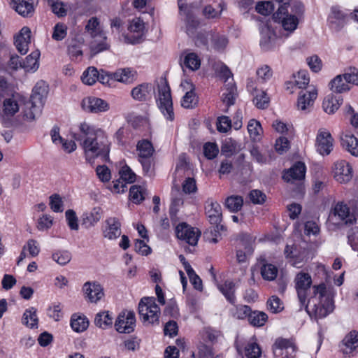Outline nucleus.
Instances as JSON below:
<instances>
[{"mask_svg":"<svg viewBox=\"0 0 358 358\" xmlns=\"http://www.w3.org/2000/svg\"><path fill=\"white\" fill-rule=\"evenodd\" d=\"M295 289L301 305L307 313H313L316 318H324L333 312L334 303L332 296L327 292L324 283L312 287L313 294L307 302L308 292L312 286V278L308 273L301 271L294 278Z\"/></svg>","mask_w":358,"mask_h":358,"instance_id":"f257e3e1","label":"nucleus"},{"mask_svg":"<svg viewBox=\"0 0 358 358\" xmlns=\"http://www.w3.org/2000/svg\"><path fill=\"white\" fill-rule=\"evenodd\" d=\"M80 134H73V138L80 143L86 157L109 159L110 142L106 131L86 122L80 123Z\"/></svg>","mask_w":358,"mask_h":358,"instance_id":"f03ea898","label":"nucleus"},{"mask_svg":"<svg viewBox=\"0 0 358 358\" xmlns=\"http://www.w3.org/2000/svg\"><path fill=\"white\" fill-rule=\"evenodd\" d=\"M278 9L273 15L275 22L281 24L282 28L290 33L296 29L304 14V6L299 1L276 0Z\"/></svg>","mask_w":358,"mask_h":358,"instance_id":"7ed1b4c3","label":"nucleus"},{"mask_svg":"<svg viewBox=\"0 0 358 358\" xmlns=\"http://www.w3.org/2000/svg\"><path fill=\"white\" fill-rule=\"evenodd\" d=\"M156 102L160 112L166 120L173 121L175 114L170 87L166 79H160L157 83Z\"/></svg>","mask_w":358,"mask_h":358,"instance_id":"20e7f679","label":"nucleus"},{"mask_svg":"<svg viewBox=\"0 0 358 358\" xmlns=\"http://www.w3.org/2000/svg\"><path fill=\"white\" fill-rule=\"evenodd\" d=\"M138 313L143 323L159 324L160 308L153 297H144L138 303Z\"/></svg>","mask_w":358,"mask_h":358,"instance_id":"39448f33","label":"nucleus"},{"mask_svg":"<svg viewBox=\"0 0 358 358\" xmlns=\"http://www.w3.org/2000/svg\"><path fill=\"white\" fill-rule=\"evenodd\" d=\"M22 102L19 95L6 98L2 102L0 101V122L5 127H8L12 117L19 111Z\"/></svg>","mask_w":358,"mask_h":358,"instance_id":"423d86ee","label":"nucleus"},{"mask_svg":"<svg viewBox=\"0 0 358 358\" xmlns=\"http://www.w3.org/2000/svg\"><path fill=\"white\" fill-rule=\"evenodd\" d=\"M206 214L211 224H213L214 231L215 232V237L211 239L207 236L210 243H216L218 242L217 238V234H219V229H222L223 226L220 225L222 221V208L221 206L217 202L208 203L205 207Z\"/></svg>","mask_w":358,"mask_h":358,"instance_id":"0eeeda50","label":"nucleus"},{"mask_svg":"<svg viewBox=\"0 0 358 358\" xmlns=\"http://www.w3.org/2000/svg\"><path fill=\"white\" fill-rule=\"evenodd\" d=\"M275 358H295L296 346L292 339L278 338L273 345Z\"/></svg>","mask_w":358,"mask_h":358,"instance_id":"6e6552de","label":"nucleus"},{"mask_svg":"<svg viewBox=\"0 0 358 358\" xmlns=\"http://www.w3.org/2000/svg\"><path fill=\"white\" fill-rule=\"evenodd\" d=\"M177 238L185 241L191 245H196L200 237L201 232L197 228H194L187 223L179 224L176 228Z\"/></svg>","mask_w":358,"mask_h":358,"instance_id":"1a4fd4ad","label":"nucleus"},{"mask_svg":"<svg viewBox=\"0 0 358 358\" xmlns=\"http://www.w3.org/2000/svg\"><path fill=\"white\" fill-rule=\"evenodd\" d=\"M135 314L131 311H122L115 322V328L120 334H129L134 330Z\"/></svg>","mask_w":358,"mask_h":358,"instance_id":"9d476101","label":"nucleus"},{"mask_svg":"<svg viewBox=\"0 0 358 358\" xmlns=\"http://www.w3.org/2000/svg\"><path fill=\"white\" fill-rule=\"evenodd\" d=\"M333 142L334 139L329 131L324 128L318 130L315 146L320 155H329L333 149Z\"/></svg>","mask_w":358,"mask_h":358,"instance_id":"9b49d317","label":"nucleus"},{"mask_svg":"<svg viewBox=\"0 0 358 358\" xmlns=\"http://www.w3.org/2000/svg\"><path fill=\"white\" fill-rule=\"evenodd\" d=\"M334 177L340 183H347L352 178V168L345 160H339L334 164Z\"/></svg>","mask_w":358,"mask_h":358,"instance_id":"f8f14e48","label":"nucleus"},{"mask_svg":"<svg viewBox=\"0 0 358 358\" xmlns=\"http://www.w3.org/2000/svg\"><path fill=\"white\" fill-rule=\"evenodd\" d=\"M48 94V85L45 82L41 81L34 86L32 94L31 96L29 103L36 107V111L38 113L42 109Z\"/></svg>","mask_w":358,"mask_h":358,"instance_id":"ddd939ff","label":"nucleus"},{"mask_svg":"<svg viewBox=\"0 0 358 358\" xmlns=\"http://www.w3.org/2000/svg\"><path fill=\"white\" fill-rule=\"evenodd\" d=\"M144 27L143 20L139 18L134 19L129 26V30L133 34H127L125 39L132 44L139 43L142 39Z\"/></svg>","mask_w":358,"mask_h":358,"instance_id":"4468645a","label":"nucleus"},{"mask_svg":"<svg viewBox=\"0 0 358 358\" xmlns=\"http://www.w3.org/2000/svg\"><path fill=\"white\" fill-rule=\"evenodd\" d=\"M82 107L84 110L91 113H100L104 112L108 110V103L97 97H87L83 100Z\"/></svg>","mask_w":358,"mask_h":358,"instance_id":"2eb2a0df","label":"nucleus"},{"mask_svg":"<svg viewBox=\"0 0 358 358\" xmlns=\"http://www.w3.org/2000/svg\"><path fill=\"white\" fill-rule=\"evenodd\" d=\"M83 291L85 297L91 303H97L104 295L102 287L96 282H85Z\"/></svg>","mask_w":358,"mask_h":358,"instance_id":"dca6fc26","label":"nucleus"},{"mask_svg":"<svg viewBox=\"0 0 358 358\" xmlns=\"http://www.w3.org/2000/svg\"><path fill=\"white\" fill-rule=\"evenodd\" d=\"M103 236L109 240L117 238L121 235V224L116 217H108L105 221Z\"/></svg>","mask_w":358,"mask_h":358,"instance_id":"f3484780","label":"nucleus"},{"mask_svg":"<svg viewBox=\"0 0 358 358\" xmlns=\"http://www.w3.org/2000/svg\"><path fill=\"white\" fill-rule=\"evenodd\" d=\"M358 347V332L352 331L347 334L342 341L341 350L345 356H353L354 351Z\"/></svg>","mask_w":358,"mask_h":358,"instance_id":"a211bd4d","label":"nucleus"},{"mask_svg":"<svg viewBox=\"0 0 358 358\" xmlns=\"http://www.w3.org/2000/svg\"><path fill=\"white\" fill-rule=\"evenodd\" d=\"M31 43V30L27 27H24L20 34L15 38V45L21 55H25L29 50V44Z\"/></svg>","mask_w":358,"mask_h":358,"instance_id":"6ab92c4d","label":"nucleus"},{"mask_svg":"<svg viewBox=\"0 0 358 358\" xmlns=\"http://www.w3.org/2000/svg\"><path fill=\"white\" fill-rule=\"evenodd\" d=\"M306 167L303 162H296L289 169L285 171L282 178L287 181L302 180L305 178Z\"/></svg>","mask_w":358,"mask_h":358,"instance_id":"aec40b11","label":"nucleus"},{"mask_svg":"<svg viewBox=\"0 0 358 358\" xmlns=\"http://www.w3.org/2000/svg\"><path fill=\"white\" fill-rule=\"evenodd\" d=\"M154 87L150 83H142L131 91V97L138 101H144L151 98Z\"/></svg>","mask_w":358,"mask_h":358,"instance_id":"412c9836","label":"nucleus"},{"mask_svg":"<svg viewBox=\"0 0 358 358\" xmlns=\"http://www.w3.org/2000/svg\"><path fill=\"white\" fill-rule=\"evenodd\" d=\"M317 96V90L313 88L311 90L299 93L297 100V108L301 110H306L313 105L314 101Z\"/></svg>","mask_w":358,"mask_h":358,"instance_id":"4be33fe9","label":"nucleus"},{"mask_svg":"<svg viewBox=\"0 0 358 358\" xmlns=\"http://www.w3.org/2000/svg\"><path fill=\"white\" fill-rule=\"evenodd\" d=\"M136 71L130 68H124L117 69L113 73V80L118 81L124 84H131L136 79Z\"/></svg>","mask_w":358,"mask_h":358,"instance_id":"5701e85b","label":"nucleus"},{"mask_svg":"<svg viewBox=\"0 0 358 358\" xmlns=\"http://www.w3.org/2000/svg\"><path fill=\"white\" fill-rule=\"evenodd\" d=\"M102 214L103 211L101 208H94L90 212L83 215L82 225L87 229L92 227L101 220Z\"/></svg>","mask_w":358,"mask_h":358,"instance_id":"b1692460","label":"nucleus"},{"mask_svg":"<svg viewBox=\"0 0 358 358\" xmlns=\"http://www.w3.org/2000/svg\"><path fill=\"white\" fill-rule=\"evenodd\" d=\"M276 35L269 27L264 28L261 31L260 46L264 51L271 50L275 46Z\"/></svg>","mask_w":358,"mask_h":358,"instance_id":"393cba45","label":"nucleus"},{"mask_svg":"<svg viewBox=\"0 0 358 358\" xmlns=\"http://www.w3.org/2000/svg\"><path fill=\"white\" fill-rule=\"evenodd\" d=\"M11 7L20 15L28 17H31L34 12V6L24 0H12Z\"/></svg>","mask_w":358,"mask_h":358,"instance_id":"a878e982","label":"nucleus"},{"mask_svg":"<svg viewBox=\"0 0 358 358\" xmlns=\"http://www.w3.org/2000/svg\"><path fill=\"white\" fill-rule=\"evenodd\" d=\"M342 103L343 98L341 95L331 94L324 98L322 107L326 113L331 114L339 108Z\"/></svg>","mask_w":358,"mask_h":358,"instance_id":"bb28decb","label":"nucleus"},{"mask_svg":"<svg viewBox=\"0 0 358 358\" xmlns=\"http://www.w3.org/2000/svg\"><path fill=\"white\" fill-rule=\"evenodd\" d=\"M334 215L338 216L347 225L352 224L356 219L350 213V209L347 205L338 203L334 208Z\"/></svg>","mask_w":358,"mask_h":358,"instance_id":"cd10ccee","label":"nucleus"},{"mask_svg":"<svg viewBox=\"0 0 358 358\" xmlns=\"http://www.w3.org/2000/svg\"><path fill=\"white\" fill-rule=\"evenodd\" d=\"M94 40L91 43V50L93 54H98L108 49L109 45L106 43V37L101 32L92 36Z\"/></svg>","mask_w":358,"mask_h":358,"instance_id":"c85d7f7f","label":"nucleus"},{"mask_svg":"<svg viewBox=\"0 0 358 358\" xmlns=\"http://www.w3.org/2000/svg\"><path fill=\"white\" fill-rule=\"evenodd\" d=\"M138 159L152 157L155 152L152 144L148 140H141L138 142L136 145Z\"/></svg>","mask_w":358,"mask_h":358,"instance_id":"c756f323","label":"nucleus"},{"mask_svg":"<svg viewBox=\"0 0 358 358\" xmlns=\"http://www.w3.org/2000/svg\"><path fill=\"white\" fill-rule=\"evenodd\" d=\"M38 322L36 309L34 307L26 309L22 318V323L30 329H34L38 327Z\"/></svg>","mask_w":358,"mask_h":358,"instance_id":"7c9ffc66","label":"nucleus"},{"mask_svg":"<svg viewBox=\"0 0 358 358\" xmlns=\"http://www.w3.org/2000/svg\"><path fill=\"white\" fill-rule=\"evenodd\" d=\"M330 89L333 92L341 94L343 92L349 91L350 87L343 78V75L336 76L329 83Z\"/></svg>","mask_w":358,"mask_h":358,"instance_id":"2f4dec72","label":"nucleus"},{"mask_svg":"<svg viewBox=\"0 0 358 358\" xmlns=\"http://www.w3.org/2000/svg\"><path fill=\"white\" fill-rule=\"evenodd\" d=\"M39 57L40 52L38 51L32 52L22 62V69H24L25 71H36L39 67Z\"/></svg>","mask_w":358,"mask_h":358,"instance_id":"473e14b6","label":"nucleus"},{"mask_svg":"<svg viewBox=\"0 0 358 358\" xmlns=\"http://www.w3.org/2000/svg\"><path fill=\"white\" fill-rule=\"evenodd\" d=\"M341 142L351 155L358 157V140L355 136L346 134L342 138Z\"/></svg>","mask_w":358,"mask_h":358,"instance_id":"72a5a7b5","label":"nucleus"},{"mask_svg":"<svg viewBox=\"0 0 358 358\" xmlns=\"http://www.w3.org/2000/svg\"><path fill=\"white\" fill-rule=\"evenodd\" d=\"M113 320L108 311H102L95 315L94 324L96 327L105 329L112 326Z\"/></svg>","mask_w":358,"mask_h":358,"instance_id":"f704fd0d","label":"nucleus"},{"mask_svg":"<svg viewBox=\"0 0 358 358\" xmlns=\"http://www.w3.org/2000/svg\"><path fill=\"white\" fill-rule=\"evenodd\" d=\"M268 320L266 313L259 310H251L249 317V324L255 327H263Z\"/></svg>","mask_w":358,"mask_h":358,"instance_id":"c9c22d12","label":"nucleus"},{"mask_svg":"<svg viewBox=\"0 0 358 358\" xmlns=\"http://www.w3.org/2000/svg\"><path fill=\"white\" fill-rule=\"evenodd\" d=\"M241 245L244 248L245 251L242 250L241 248L237 250L236 259L239 263H243L246 261L247 255L252 253L253 247L250 239H242L241 241Z\"/></svg>","mask_w":358,"mask_h":358,"instance_id":"e433bc0d","label":"nucleus"},{"mask_svg":"<svg viewBox=\"0 0 358 358\" xmlns=\"http://www.w3.org/2000/svg\"><path fill=\"white\" fill-rule=\"evenodd\" d=\"M210 39L213 48L216 51H223L227 46L229 41L225 35L219 33L210 34Z\"/></svg>","mask_w":358,"mask_h":358,"instance_id":"4c0bfd02","label":"nucleus"},{"mask_svg":"<svg viewBox=\"0 0 358 358\" xmlns=\"http://www.w3.org/2000/svg\"><path fill=\"white\" fill-rule=\"evenodd\" d=\"M89 325L88 320L84 316L73 315L71 319V327L76 332L85 331Z\"/></svg>","mask_w":358,"mask_h":358,"instance_id":"58836bf2","label":"nucleus"},{"mask_svg":"<svg viewBox=\"0 0 358 358\" xmlns=\"http://www.w3.org/2000/svg\"><path fill=\"white\" fill-rule=\"evenodd\" d=\"M219 289L229 302L231 303H235V284L232 281H225L223 285L219 286Z\"/></svg>","mask_w":358,"mask_h":358,"instance_id":"ea45409f","label":"nucleus"},{"mask_svg":"<svg viewBox=\"0 0 358 358\" xmlns=\"http://www.w3.org/2000/svg\"><path fill=\"white\" fill-rule=\"evenodd\" d=\"M99 77V71L94 66L88 67L83 73L81 80L83 83L87 85H92L97 81Z\"/></svg>","mask_w":358,"mask_h":358,"instance_id":"a19ab883","label":"nucleus"},{"mask_svg":"<svg viewBox=\"0 0 358 358\" xmlns=\"http://www.w3.org/2000/svg\"><path fill=\"white\" fill-rule=\"evenodd\" d=\"M243 205V197L238 195H232L226 199L225 206L231 212L239 211Z\"/></svg>","mask_w":358,"mask_h":358,"instance_id":"79ce46f5","label":"nucleus"},{"mask_svg":"<svg viewBox=\"0 0 358 358\" xmlns=\"http://www.w3.org/2000/svg\"><path fill=\"white\" fill-rule=\"evenodd\" d=\"M266 307L271 313L277 314L283 310L284 304L278 296L273 295L267 300Z\"/></svg>","mask_w":358,"mask_h":358,"instance_id":"37998d69","label":"nucleus"},{"mask_svg":"<svg viewBox=\"0 0 358 358\" xmlns=\"http://www.w3.org/2000/svg\"><path fill=\"white\" fill-rule=\"evenodd\" d=\"M228 85L226 92L222 94V101L227 108L234 104L236 96V88L235 85L232 84H229Z\"/></svg>","mask_w":358,"mask_h":358,"instance_id":"c03bdc74","label":"nucleus"},{"mask_svg":"<svg viewBox=\"0 0 358 358\" xmlns=\"http://www.w3.org/2000/svg\"><path fill=\"white\" fill-rule=\"evenodd\" d=\"M251 308L247 305H238L235 307L232 313L233 317L238 320L248 319L249 321L250 315L251 314Z\"/></svg>","mask_w":358,"mask_h":358,"instance_id":"a18cd8bd","label":"nucleus"},{"mask_svg":"<svg viewBox=\"0 0 358 358\" xmlns=\"http://www.w3.org/2000/svg\"><path fill=\"white\" fill-rule=\"evenodd\" d=\"M261 274L264 279L273 280L278 274V268L271 264H264L261 268Z\"/></svg>","mask_w":358,"mask_h":358,"instance_id":"49530a36","label":"nucleus"},{"mask_svg":"<svg viewBox=\"0 0 358 358\" xmlns=\"http://www.w3.org/2000/svg\"><path fill=\"white\" fill-rule=\"evenodd\" d=\"M197 98L193 90L187 92L181 100V106L185 108H192L197 104Z\"/></svg>","mask_w":358,"mask_h":358,"instance_id":"de8ad7c7","label":"nucleus"},{"mask_svg":"<svg viewBox=\"0 0 358 358\" xmlns=\"http://www.w3.org/2000/svg\"><path fill=\"white\" fill-rule=\"evenodd\" d=\"M184 65L192 71L196 70L200 67V59L195 53H189L184 59Z\"/></svg>","mask_w":358,"mask_h":358,"instance_id":"09e8293b","label":"nucleus"},{"mask_svg":"<svg viewBox=\"0 0 358 358\" xmlns=\"http://www.w3.org/2000/svg\"><path fill=\"white\" fill-rule=\"evenodd\" d=\"M67 35V26L63 23H57L53 27L52 39L57 41H62Z\"/></svg>","mask_w":358,"mask_h":358,"instance_id":"8fccbe9b","label":"nucleus"},{"mask_svg":"<svg viewBox=\"0 0 358 358\" xmlns=\"http://www.w3.org/2000/svg\"><path fill=\"white\" fill-rule=\"evenodd\" d=\"M275 6L278 4L272 1H262L256 5L255 9L261 15H268L274 10Z\"/></svg>","mask_w":358,"mask_h":358,"instance_id":"3c124183","label":"nucleus"},{"mask_svg":"<svg viewBox=\"0 0 358 358\" xmlns=\"http://www.w3.org/2000/svg\"><path fill=\"white\" fill-rule=\"evenodd\" d=\"M255 105L260 109L266 108L269 104V98L264 91L257 92L253 99Z\"/></svg>","mask_w":358,"mask_h":358,"instance_id":"603ef678","label":"nucleus"},{"mask_svg":"<svg viewBox=\"0 0 358 358\" xmlns=\"http://www.w3.org/2000/svg\"><path fill=\"white\" fill-rule=\"evenodd\" d=\"M248 131L250 136L252 139L256 140L257 138L260 136V134L262 131V128L259 122L255 119L250 120L248 124Z\"/></svg>","mask_w":358,"mask_h":358,"instance_id":"864d4df0","label":"nucleus"},{"mask_svg":"<svg viewBox=\"0 0 358 358\" xmlns=\"http://www.w3.org/2000/svg\"><path fill=\"white\" fill-rule=\"evenodd\" d=\"M54 261L59 265H66L71 259V254L67 250L58 251L52 254Z\"/></svg>","mask_w":358,"mask_h":358,"instance_id":"5fc2aeb1","label":"nucleus"},{"mask_svg":"<svg viewBox=\"0 0 358 358\" xmlns=\"http://www.w3.org/2000/svg\"><path fill=\"white\" fill-rule=\"evenodd\" d=\"M217 6L220 8V10L213 8L211 5L206 6L203 9V15L207 19H214L220 17L222 12L223 8L222 7V5L220 3L218 4Z\"/></svg>","mask_w":358,"mask_h":358,"instance_id":"6e6d98bb","label":"nucleus"},{"mask_svg":"<svg viewBox=\"0 0 358 358\" xmlns=\"http://www.w3.org/2000/svg\"><path fill=\"white\" fill-rule=\"evenodd\" d=\"M119 173L120 176V179L127 183H132L136 180V174L127 165L123 166L120 170Z\"/></svg>","mask_w":358,"mask_h":358,"instance_id":"4d7b16f0","label":"nucleus"},{"mask_svg":"<svg viewBox=\"0 0 358 358\" xmlns=\"http://www.w3.org/2000/svg\"><path fill=\"white\" fill-rule=\"evenodd\" d=\"M138 161L142 165L143 171L145 175L150 177L154 175L155 162L153 157L141 159Z\"/></svg>","mask_w":358,"mask_h":358,"instance_id":"13d9d810","label":"nucleus"},{"mask_svg":"<svg viewBox=\"0 0 358 358\" xmlns=\"http://www.w3.org/2000/svg\"><path fill=\"white\" fill-rule=\"evenodd\" d=\"M261 354V349L256 343H250L245 348V355L247 358H259Z\"/></svg>","mask_w":358,"mask_h":358,"instance_id":"bf43d9fd","label":"nucleus"},{"mask_svg":"<svg viewBox=\"0 0 358 358\" xmlns=\"http://www.w3.org/2000/svg\"><path fill=\"white\" fill-rule=\"evenodd\" d=\"M219 149L215 143H206L203 145V153L208 159H214L218 154Z\"/></svg>","mask_w":358,"mask_h":358,"instance_id":"052dcab7","label":"nucleus"},{"mask_svg":"<svg viewBox=\"0 0 358 358\" xmlns=\"http://www.w3.org/2000/svg\"><path fill=\"white\" fill-rule=\"evenodd\" d=\"M295 84L299 89H304L308 85L310 78L306 71H300L295 77Z\"/></svg>","mask_w":358,"mask_h":358,"instance_id":"680f3d73","label":"nucleus"},{"mask_svg":"<svg viewBox=\"0 0 358 358\" xmlns=\"http://www.w3.org/2000/svg\"><path fill=\"white\" fill-rule=\"evenodd\" d=\"M232 127V121L228 116H221L217 119V129L220 132H227Z\"/></svg>","mask_w":358,"mask_h":358,"instance_id":"e2e57ef3","label":"nucleus"},{"mask_svg":"<svg viewBox=\"0 0 358 358\" xmlns=\"http://www.w3.org/2000/svg\"><path fill=\"white\" fill-rule=\"evenodd\" d=\"M50 206L51 209L54 212H62L63 211V201L61 196L55 194L50 197Z\"/></svg>","mask_w":358,"mask_h":358,"instance_id":"0e129e2a","label":"nucleus"},{"mask_svg":"<svg viewBox=\"0 0 358 358\" xmlns=\"http://www.w3.org/2000/svg\"><path fill=\"white\" fill-rule=\"evenodd\" d=\"M65 216L70 229L72 230H78V217L75 211L71 209L67 210L65 213Z\"/></svg>","mask_w":358,"mask_h":358,"instance_id":"69168bd1","label":"nucleus"},{"mask_svg":"<svg viewBox=\"0 0 358 358\" xmlns=\"http://www.w3.org/2000/svg\"><path fill=\"white\" fill-rule=\"evenodd\" d=\"M343 76L349 85L350 84L358 85V69L355 68L350 69L346 73L343 74Z\"/></svg>","mask_w":358,"mask_h":358,"instance_id":"338daca9","label":"nucleus"},{"mask_svg":"<svg viewBox=\"0 0 358 358\" xmlns=\"http://www.w3.org/2000/svg\"><path fill=\"white\" fill-rule=\"evenodd\" d=\"M266 194L258 189H253L249 194V198L254 204H262L266 200Z\"/></svg>","mask_w":358,"mask_h":358,"instance_id":"774afa93","label":"nucleus"}]
</instances>
